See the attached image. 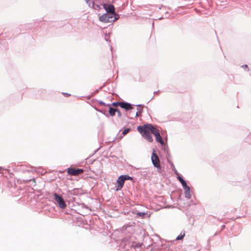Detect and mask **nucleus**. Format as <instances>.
Listing matches in <instances>:
<instances>
[{
  "label": "nucleus",
  "instance_id": "nucleus-3",
  "mask_svg": "<svg viewBox=\"0 0 251 251\" xmlns=\"http://www.w3.org/2000/svg\"><path fill=\"white\" fill-rule=\"evenodd\" d=\"M54 200L61 209H64L66 207L65 202L63 198L56 193L53 194Z\"/></svg>",
  "mask_w": 251,
  "mask_h": 251
},
{
  "label": "nucleus",
  "instance_id": "nucleus-7",
  "mask_svg": "<svg viewBox=\"0 0 251 251\" xmlns=\"http://www.w3.org/2000/svg\"><path fill=\"white\" fill-rule=\"evenodd\" d=\"M113 18V16H110L109 14H104L99 17L100 21L104 23L109 22V19Z\"/></svg>",
  "mask_w": 251,
  "mask_h": 251
},
{
  "label": "nucleus",
  "instance_id": "nucleus-20",
  "mask_svg": "<svg viewBox=\"0 0 251 251\" xmlns=\"http://www.w3.org/2000/svg\"><path fill=\"white\" fill-rule=\"evenodd\" d=\"M86 1H88V0H86Z\"/></svg>",
  "mask_w": 251,
  "mask_h": 251
},
{
  "label": "nucleus",
  "instance_id": "nucleus-17",
  "mask_svg": "<svg viewBox=\"0 0 251 251\" xmlns=\"http://www.w3.org/2000/svg\"><path fill=\"white\" fill-rule=\"evenodd\" d=\"M183 236H184V235H183V236H182V235H179V236L176 238V240H181V239H182L183 238Z\"/></svg>",
  "mask_w": 251,
  "mask_h": 251
},
{
  "label": "nucleus",
  "instance_id": "nucleus-5",
  "mask_svg": "<svg viewBox=\"0 0 251 251\" xmlns=\"http://www.w3.org/2000/svg\"><path fill=\"white\" fill-rule=\"evenodd\" d=\"M84 170L82 169H75L74 168H69L67 170V173L69 175L71 176H78L82 174Z\"/></svg>",
  "mask_w": 251,
  "mask_h": 251
},
{
  "label": "nucleus",
  "instance_id": "nucleus-6",
  "mask_svg": "<svg viewBox=\"0 0 251 251\" xmlns=\"http://www.w3.org/2000/svg\"><path fill=\"white\" fill-rule=\"evenodd\" d=\"M103 7L104 9L106 10V11L107 12L111 13L112 15V16L115 15V8L113 5L104 4L103 5Z\"/></svg>",
  "mask_w": 251,
  "mask_h": 251
},
{
  "label": "nucleus",
  "instance_id": "nucleus-8",
  "mask_svg": "<svg viewBox=\"0 0 251 251\" xmlns=\"http://www.w3.org/2000/svg\"><path fill=\"white\" fill-rule=\"evenodd\" d=\"M119 105L120 107L125 109L126 110H131L133 108L131 104L126 102H121V103H120Z\"/></svg>",
  "mask_w": 251,
  "mask_h": 251
},
{
  "label": "nucleus",
  "instance_id": "nucleus-11",
  "mask_svg": "<svg viewBox=\"0 0 251 251\" xmlns=\"http://www.w3.org/2000/svg\"><path fill=\"white\" fill-rule=\"evenodd\" d=\"M117 109L113 108L111 107H109V112L110 115L111 116H113L115 115V113L116 112Z\"/></svg>",
  "mask_w": 251,
  "mask_h": 251
},
{
  "label": "nucleus",
  "instance_id": "nucleus-1",
  "mask_svg": "<svg viewBox=\"0 0 251 251\" xmlns=\"http://www.w3.org/2000/svg\"><path fill=\"white\" fill-rule=\"evenodd\" d=\"M137 129L142 135L150 142L153 141V139L150 132H151L154 135H156L159 133L156 127L151 124H147L143 126H139L137 127Z\"/></svg>",
  "mask_w": 251,
  "mask_h": 251
},
{
  "label": "nucleus",
  "instance_id": "nucleus-19",
  "mask_svg": "<svg viewBox=\"0 0 251 251\" xmlns=\"http://www.w3.org/2000/svg\"><path fill=\"white\" fill-rule=\"evenodd\" d=\"M242 67L245 68H248V66H247V65H245V66H242Z\"/></svg>",
  "mask_w": 251,
  "mask_h": 251
},
{
  "label": "nucleus",
  "instance_id": "nucleus-4",
  "mask_svg": "<svg viewBox=\"0 0 251 251\" xmlns=\"http://www.w3.org/2000/svg\"><path fill=\"white\" fill-rule=\"evenodd\" d=\"M151 161L154 167L157 168L158 170H160L161 167L160 165L159 159L154 151H153L152 153Z\"/></svg>",
  "mask_w": 251,
  "mask_h": 251
},
{
  "label": "nucleus",
  "instance_id": "nucleus-9",
  "mask_svg": "<svg viewBox=\"0 0 251 251\" xmlns=\"http://www.w3.org/2000/svg\"><path fill=\"white\" fill-rule=\"evenodd\" d=\"M177 179L179 180V181L181 182V184L182 185L183 188L185 189H188V190H189L190 188L189 187L187 186V183L186 182V181L181 177L180 176H178L177 177Z\"/></svg>",
  "mask_w": 251,
  "mask_h": 251
},
{
  "label": "nucleus",
  "instance_id": "nucleus-12",
  "mask_svg": "<svg viewBox=\"0 0 251 251\" xmlns=\"http://www.w3.org/2000/svg\"><path fill=\"white\" fill-rule=\"evenodd\" d=\"M130 130V128H126L124 129V130L123 131L122 134H123V135H126L129 131Z\"/></svg>",
  "mask_w": 251,
  "mask_h": 251
},
{
  "label": "nucleus",
  "instance_id": "nucleus-14",
  "mask_svg": "<svg viewBox=\"0 0 251 251\" xmlns=\"http://www.w3.org/2000/svg\"><path fill=\"white\" fill-rule=\"evenodd\" d=\"M137 215L139 216L144 217L145 215V213L143 212H138L137 213Z\"/></svg>",
  "mask_w": 251,
  "mask_h": 251
},
{
  "label": "nucleus",
  "instance_id": "nucleus-18",
  "mask_svg": "<svg viewBox=\"0 0 251 251\" xmlns=\"http://www.w3.org/2000/svg\"><path fill=\"white\" fill-rule=\"evenodd\" d=\"M141 111H142V109H143L142 107H141V106H139L137 111H139L141 110Z\"/></svg>",
  "mask_w": 251,
  "mask_h": 251
},
{
  "label": "nucleus",
  "instance_id": "nucleus-15",
  "mask_svg": "<svg viewBox=\"0 0 251 251\" xmlns=\"http://www.w3.org/2000/svg\"><path fill=\"white\" fill-rule=\"evenodd\" d=\"M141 110L139 111H137L136 113V117H138V116H140L141 115Z\"/></svg>",
  "mask_w": 251,
  "mask_h": 251
},
{
  "label": "nucleus",
  "instance_id": "nucleus-2",
  "mask_svg": "<svg viewBox=\"0 0 251 251\" xmlns=\"http://www.w3.org/2000/svg\"><path fill=\"white\" fill-rule=\"evenodd\" d=\"M126 180H132V178L128 175H122L120 176L117 180L116 190L119 191L122 189Z\"/></svg>",
  "mask_w": 251,
  "mask_h": 251
},
{
  "label": "nucleus",
  "instance_id": "nucleus-13",
  "mask_svg": "<svg viewBox=\"0 0 251 251\" xmlns=\"http://www.w3.org/2000/svg\"><path fill=\"white\" fill-rule=\"evenodd\" d=\"M120 103H121V102H115L112 103V105L115 107L120 106Z\"/></svg>",
  "mask_w": 251,
  "mask_h": 251
},
{
  "label": "nucleus",
  "instance_id": "nucleus-21",
  "mask_svg": "<svg viewBox=\"0 0 251 251\" xmlns=\"http://www.w3.org/2000/svg\"><path fill=\"white\" fill-rule=\"evenodd\" d=\"M86 1H88V0H86Z\"/></svg>",
  "mask_w": 251,
  "mask_h": 251
},
{
  "label": "nucleus",
  "instance_id": "nucleus-16",
  "mask_svg": "<svg viewBox=\"0 0 251 251\" xmlns=\"http://www.w3.org/2000/svg\"><path fill=\"white\" fill-rule=\"evenodd\" d=\"M116 112L117 113L118 116L120 117L121 116V112L117 109Z\"/></svg>",
  "mask_w": 251,
  "mask_h": 251
},
{
  "label": "nucleus",
  "instance_id": "nucleus-10",
  "mask_svg": "<svg viewBox=\"0 0 251 251\" xmlns=\"http://www.w3.org/2000/svg\"><path fill=\"white\" fill-rule=\"evenodd\" d=\"M154 136L155 137V139L157 142L160 143L162 145L164 144V142L162 140L159 133H158V134Z\"/></svg>",
  "mask_w": 251,
  "mask_h": 251
}]
</instances>
